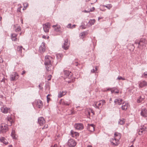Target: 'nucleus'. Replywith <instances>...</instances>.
<instances>
[{
    "label": "nucleus",
    "mask_w": 147,
    "mask_h": 147,
    "mask_svg": "<svg viewBox=\"0 0 147 147\" xmlns=\"http://www.w3.org/2000/svg\"><path fill=\"white\" fill-rule=\"evenodd\" d=\"M147 131V127L144 125H141L137 130V133L138 135H142L144 134Z\"/></svg>",
    "instance_id": "obj_1"
},
{
    "label": "nucleus",
    "mask_w": 147,
    "mask_h": 147,
    "mask_svg": "<svg viewBox=\"0 0 147 147\" xmlns=\"http://www.w3.org/2000/svg\"><path fill=\"white\" fill-rule=\"evenodd\" d=\"M105 100H102L98 102H95L94 104L93 105V106L95 107L96 108L99 109V107L101 108L102 107L105 105Z\"/></svg>",
    "instance_id": "obj_2"
},
{
    "label": "nucleus",
    "mask_w": 147,
    "mask_h": 147,
    "mask_svg": "<svg viewBox=\"0 0 147 147\" xmlns=\"http://www.w3.org/2000/svg\"><path fill=\"white\" fill-rule=\"evenodd\" d=\"M8 125L4 123H2L0 126V133L3 134L5 133L8 130Z\"/></svg>",
    "instance_id": "obj_3"
},
{
    "label": "nucleus",
    "mask_w": 147,
    "mask_h": 147,
    "mask_svg": "<svg viewBox=\"0 0 147 147\" xmlns=\"http://www.w3.org/2000/svg\"><path fill=\"white\" fill-rule=\"evenodd\" d=\"M53 59L52 57L49 55H46L45 57V64H51L53 63Z\"/></svg>",
    "instance_id": "obj_4"
},
{
    "label": "nucleus",
    "mask_w": 147,
    "mask_h": 147,
    "mask_svg": "<svg viewBox=\"0 0 147 147\" xmlns=\"http://www.w3.org/2000/svg\"><path fill=\"white\" fill-rule=\"evenodd\" d=\"M67 144L69 147H74L76 145V143L74 140L70 139L68 140Z\"/></svg>",
    "instance_id": "obj_5"
},
{
    "label": "nucleus",
    "mask_w": 147,
    "mask_h": 147,
    "mask_svg": "<svg viewBox=\"0 0 147 147\" xmlns=\"http://www.w3.org/2000/svg\"><path fill=\"white\" fill-rule=\"evenodd\" d=\"M64 77L66 78H68L69 79H72V74L71 72L69 71L65 70L64 71Z\"/></svg>",
    "instance_id": "obj_6"
},
{
    "label": "nucleus",
    "mask_w": 147,
    "mask_h": 147,
    "mask_svg": "<svg viewBox=\"0 0 147 147\" xmlns=\"http://www.w3.org/2000/svg\"><path fill=\"white\" fill-rule=\"evenodd\" d=\"M19 78L18 74L16 72L13 73L10 76V80L11 81H15Z\"/></svg>",
    "instance_id": "obj_7"
},
{
    "label": "nucleus",
    "mask_w": 147,
    "mask_h": 147,
    "mask_svg": "<svg viewBox=\"0 0 147 147\" xmlns=\"http://www.w3.org/2000/svg\"><path fill=\"white\" fill-rule=\"evenodd\" d=\"M24 50L25 49L22 46H18L17 47V51L22 57L24 56Z\"/></svg>",
    "instance_id": "obj_8"
},
{
    "label": "nucleus",
    "mask_w": 147,
    "mask_h": 147,
    "mask_svg": "<svg viewBox=\"0 0 147 147\" xmlns=\"http://www.w3.org/2000/svg\"><path fill=\"white\" fill-rule=\"evenodd\" d=\"M74 126L76 129L78 130H82L84 128L83 124L81 123H76L74 125Z\"/></svg>",
    "instance_id": "obj_9"
},
{
    "label": "nucleus",
    "mask_w": 147,
    "mask_h": 147,
    "mask_svg": "<svg viewBox=\"0 0 147 147\" xmlns=\"http://www.w3.org/2000/svg\"><path fill=\"white\" fill-rule=\"evenodd\" d=\"M129 107V105L128 103L124 102L122 104L121 109L123 110H126Z\"/></svg>",
    "instance_id": "obj_10"
},
{
    "label": "nucleus",
    "mask_w": 147,
    "mask_h": 147,
    "mask_svg": "<svg viewBox=\"0 0 147 147\" xmlns=\"http://www.w3.org/2000/svg\"><path fill=\"white\" fill-rule=\"evenodd\" d=\"M43 29L44 32H47L49 31L50 28V24L49 23H47L43 25Z\"/></svg>",
    "instance_id": "obj_11"
},
{
    "label": "nucleus",
    "mask_w": 147,
    "mask_h": 147,
    "mask_svg": "<svg viewBox=\"0 0 147 147\" xmlns=\"http://www.w3.org/2000/svg\"><path fill=\"white\" fill-rule=\"evenodd\" d=\"M35 102L37 107L38 108H41L42 107L43 105V103L40 100H35Z\"/></svg>",
    "instance_id": "obj_12"
},
{
    "label": "nucleus",
    "mask_w": 147,
    "mask_h": 147,
    "mask_svg": "<svg viewBox=\"0 0 147 147\" xmlns=\"http://www.w3.org/2000/svg\"><path fill=\"white\" fill-rule=\"evenodd\" d=\"M45 50V43L43 42H42L39 48L40 52L41 53H43Z\"/></svg>",
    "instance_id": "obj_13"
},
{
    "label": "nucleus",
    "mask_w": 147,
    "mask_h": 147,
    "mask_svg": "<svg viewBox=\"0 0 147 147\" xmlns=\"http://www.w3.org/2000/svg\"><path fill=\"white\" fill-rule=\"evenodd\" d=\"M141 115L144 117H147V109L145 108L142 109L140 113Z\"/></svg>",
    "instance_id": "obj_14"
},
{
    "label": "nucleus",
    "mask_w": 147,
    "mask_h": 147,
    "mask_svg": "<svg viewBox=\"0 0 147 147\" xmlns=\"http://www.w3.org/2000/svg\"><path fill=\"white\" fill-rule=\"evenodd\" d=\"M62 47L65 50H67L68 49L69 47V43H68V40L67 39H66L65 41V42L64 43Z\"/></svg>",
    "instance_id": "obj_15"
},
{
    "label": "nucleus",
    "mask_w": 147,
    "mask_h": 147,
    "mask_svg": "<svg viewBox=\"0 0 147 147\" xmlns=\"http://www.w3.org/2000/svg\"><path fill=\"white\" fill-rule=\"evenodd\" d=\"M38 122L40 126H42L45 124V121L43 117H40L38 119Z\"/></svg>",
    "instance_id": "obj_16"
},
{
    "label": "nucleus",
    "mask_w": 147,
    "mask_h": 147,
    "mask_svg": "<svg viewBox=\"0 0 147 147\" xmlns=\"http://www.w3.org/2000/svg\"><path fill=\"white\" fill-rule=\"evenodd\" d=\"M147 43V41L144 39H141L140 42L138 43L139 46H145Z\"/></svg>",
    "instance_id": "obj_17"
},
{
    "label": "nucleus",
    "mask_w": 147,
    "mask_h": 147,
    "mask_svg": "<svg viewBox=\"0 0 147 147\" xmlns=\"http://www.w3.org/2000/svg\"><path fill=\"white\" fill-rule=\"evenodd\" d=\"M71 134L73 137L76 138L79 136V134L77 132L74 131L73 130L71 131Z\"/></svg>",
    "instance_id": "obj_18"
},
{
    "label": "nucleus",
    "mask_w": 147,
    "mask_h": 147,
    "mask_svg": "<svg viewBox=\"0 0 147 147\" xmlns=\"http://www.w3.org/2000/svg\"><path fill=\"white\" fill-rule=\"evenodd\" d=\"M88 129L90 131L92 132L94 131V125L93 124L88 125Z\"/></svg>",
    "instance_id": "obj_19"
},
{
    "label": "nucleus",
    "mask_w": 147,
    "mask_h": 147,
    "mask_svg": "<svg viewBox=\"0 0 147 147\" xmlns=\"http://www.w3.org/2000/svg\"><path fill=\"white\" fill-rule=\"evenodd\" d=\"M122 99L118 98L115 99L114 100V103L116 105H120L122 104Z\"/></svg>",
    "instance_id": "obj_20"
},
{
    "label": "nucleus",
    "mask_w": 147,
    "mask_h": 147,
    "mask_svg": "<svg viewBox=\"0 0 147 147\" xmlns=\"http://www.w3.org/2000/svg\"><path fill=\"white\" fill-rule=\"evenodd\" d=\"M107 90H109L111 91L112 93L115 92L116 93H118L119 92V90L116 87L109 88Z\"/></svg>",
    "instance_id": "obj_21"
},
{
    "label": "nucleus",
    "mask_w": 147,
    "mask_h": 147,
    "mask_svg": "<svg viewBox=\"0 0 147 147\" xmlns=\"http://www.w3.org/2000/svg\"><path fill=\"white\" fill-rule=\"evenodd\" d=\"M1 111L3 113H8L9 110L10 109L9 108H7L5 107H1Z\"/></svg>",
    "instance_id": "obj_22"
},
{
    "label": "nucleus",
    "mask_w": 147,
    "mask_h": 147,
    "mask_svg": "<svg viewBox=\"0 0 147 147\" xmlns=\"http://www.w3.org/2000/svg\"><path fill=\"white\" fill-rule=\"evenodd\" d=\"M45 67L48 71H52L53 69V66L52 65H46Z\"/></svg>",
    "instance_id": "obj_23"
},
{
    "label": "nucleus",
    "mask_w": 147,
    "mask_h": 147,
    "mask_svg": "<svg viewBox=\"0 0 147 147\" xmlns=\"http://www.w3.org/2000/svg\"><path fill=\"white\" fill-rule=\"evenodd\" d=\"M147 83L145 81L140 82L139 84V86L140 88H142L147 85Z\"/></svg>",
    "instance_id": "obj_24"
},
{
    "label": "nucleus",
    "mask_w": 147,
    "mask_h": 147,
    "mask_svg": "<svg viewBox=\"0 0 147 147\" xmlns=\"http://www.w3.org/2000/svg\"><path fill=\"white\" fill-rule=\"evenodd\" d=\"M116 141V139L115 138H112L110 139L111 143H112V145H114L115 146H117L118 144Z\"/></svg>",
    "instance_id": "obj_25"
},
{
    "label": "nucleus",
    "mask_w": 147,
    "mask_h": 147,
    "mask_svg": "<svg viewBox=\"0 0 147 147\" xmlns=\"http://www.w3.org/2000/svg\"><path fill=\"white\" fill-rule=\"evenodd\" d=\"M0 141L1 142L5 144H8V142L6 140L5 138L4 137H2L0 138Z\"/></svg>",
    "instance_id": "obj_26"
},
{
    "label": "nucleus",
    "mask_w": 147,
    "mask_h": 147,
    "mask_svg": "<svg viewBox=\"0 0 147 147\" xmlns=\"http://www.w3.org/2000/svg\"><path fill=\"white\" fill-rule=\"evenodd\" d=\"M53 27L54 28V30L57 32H59L60 31V27L59 25H53Z\"/></svg>",
    "instance_id": "obj_27"
},
{
    "label": "nucleus",
    "mask_w": 147,
    "mask_h": 147,
    "mask_svg": "<svg viewBox=\"0 0 147 147\" xmlns=\"http://www.w3.org/2000/svg\"><path fill=\"white\" fill-rule=\"evenodd\" d=\"M17 36V34L14 33L11 36V39L12 40L14 41H16L17 39L16 38Z\"/></svg>",
    "instance_id": "obj_28"
},
{
    "label": "nucleus",
    "mask_w": 147,
    "mask_h": 147,
    "mask_svg": "<svg viewBox=\"0 0 147 147\" xmlns=\"http://www.w3.org/2000/svg\"><path fill=\"white\" fill-rule=\"evenodd\" d=\"M11 136L13 139H16V136L15 131L13 129L11 134Z\"/></svg>",
    "instance_id": "obj_29"
},
{
    "label": "nucleus",
    "mask_w": 147,
    "mask_h": 147,
    "mask_svg": "<svg viewBox=\"0 0 147 147\" xmlns=\"http://www.w3.org/2000/svg\"><path fill=\"white\" fill-rule=\"evenodd\" d=\"M15 30L16 32H19L21 31V28L20 26H15Z\"/></svg>",
    "instance_id": "obj_30"
},
{
    "label": "nucleus",
    "mask_w": 147,
    "mask_h": 147,
    "mask_svg": "<svg viewBox=\"0 0 147 147\" xmlns=\"http://www.w3.org/2000/svg\"><path fill=\"white\" fill-rule=\"evenodd\" d=\"M125 122V120L124 119H120L119 121V124L123 125Z\"/></svg>",
    "instance_id": "obj_31"
},
{
    "label": "nucleus",
    "mask_w": 147,
    "mask_h": 147,
    "mask_svg": "<svg viewBox=\"0 0 147 147\" xmlns=\"http://www.w3.org/2000/svg\"><path fill=\"white\" fill-rule=\"evenodd\" d=\"M94 7H93L92 8L90 9H88L87 11L86 10L84 11V12L85 13H88L90 12H92L94 11Z\"/></svg>",
    "instance_id": "obj_32"
},
{
    "label": "nucleus",
    "mask_w": 147,
    "mask_h": 147,
    "mask_svg": "<svg viewBox=\"0 0 147 147\" xmlns=\"http://www.w3.org/2000/svg\"><path fill=\"white\" fill-rule=\"evenodd\" d=\"M7 121L10 123V125H9V126H11L12 125V123L13 122L12 119L11 117H9L7 118Z\"/></svg>",
    "instance_id": "obj_33"
},
{
    "label": "nucleus",
    "mask_w": 147,
    "mask_h": 147,
    "mask_svg": "<svg viewBox=\"0 0 147 147\" xmlns=\"http://www.w3.org/2000/svg\"><path fill=\"white\" fill-rule=\"evenodd\" d=\"M56 55L57 59H61L63 57V55L60 54H57Z\"/></svg>",
    "instance_id": "obj_34"
},
{
    "label": "nucleus",
    "mask_w": 147,
    "mask_h": 147,
    "mask_svg": "<svg viewBox=\"0 0 147 147\" xmlns=\"http://www.w3.org/2000/svg\"><path fill=\"white\" fill-rule=\"evenodd\" d=\"M95 22V20L94 19L91 20L89 21L88 23L91 25H93L94 24V23Z\"/></svg>",
    "instance_id": "obj_35"
},
{
    "label": "nucleus",
    "mask_w": 147,
    "mask_h": 147,
    "mask_svg": "<svg viewBox=\"0 0 147 147\" xmlns=\"http://www.w3.org/2000/svg\"><path fill=\"white\" fill-rule=\"evenodd\" d=\"M71 26V24H68V25L67 26V27L68 28H73L75 27L76 25H73L72 26Z\"/></svg>",
    "instance_id": "obj_36"
},
{
    "label": "nucleus",
    "mask_w": 147,
    "mask_h": 147,
    "mask_svg": "<svg viewBox=\"0 0 147 147\" xmlns=\"http://www.w3.org/2000/svg\"><path fill=\"white\" fill-rule=\"evenodd\" d=\"M65 94H64L63 92V91L62 92H60L58 95V97L60 98L62 97Z\"/></svg>",
    "instance_id": "obj_37"
},
{
    "label": "nucleus",
    "mask_w": 147,
    "mask_h": 147,
    "mask_svg": "<svg viewBox=\"0 0 147 147\" xmlns=\"http://www.w3.org/2000/svg\"><path fill=\"white\" fill-rule=\"evenodd\" d=\"M97 68L96 66H95V67H94L93 69L91 70V72L92 73H93L95 72H96V71L97 70Z\"/></svg>",
    "instance_id": "obj_38"
},
{
    "label": "nucleus",
    "mask_w": 147,
    "mask_h": 147,
    "mask_svg": "<svg viewBox=\"0 0 147 147\" xmlns=\"http://www.w3.org/2000/svg\"><path fill=\"white\" fill-rule=\"evenodd\" d=\"M85 32H83L80 33V37H81V38H83L85 36Z\"/></svg>",
    "instance_id": "obj_39"
},
{
    "label": "nucleus",
    "mask_w": 147,
    "mask_h": 147,
    "mask_svg": "<svg viewBox=\"0 0 147 147\" xmlns=\"http://www.w3.org/2000/svg\"><path fill=\"white\" fill-rule=\"evenodd\" d=\"M104 6L109 9L112 7V6L111 4H108L107 5H104Z\"/></svg>",
    "instance_id": "obj_40"
},
{
    "label": "nucleus",
    "mask_w": 147,
    "mask_h": 147,
    "mask_svg": "<svg viewBox=\"0 0 147 147\" xmlns=\"http://www.w3.org/2000/svg\"><path fill=\"white\" fill-rule=\"evenodd\" d=\"M144 98H142L141 96H140L139 98L137 100L138 102L140 103V102H141L142 101Z\"/></svg>",
    "instance_id": "obj_41"
},
{
    "label": "nucleus",
    "mask_w": 147,
    "mask_h": 147,
    "mask_svg": "<svg viewBox=\"0 0 147 147\" xmlns=\"http://www.w3.org/2000/svg\"><path fill=\"white\" fill-rule=\"evenodd\" d=\"M24 8L23 9V10H25L28 6V3H24Z\"/></svg>",
    "instance_id": "obj_42"
},
{
    "label": "nucleus",
    "mask_w": 147,
    "mask_h": 147,
    "mask_svg": "<svg viewBox=\"0 0 147 147\" xmlns=\"http://www.w3.org/2000/svg\"><path fill=\"white\" fill-rule=\"evenodd\" d=\"M117 80H125V79L124 78H123L121 76H118L117 78Z\"/></svg>",
    "instance_id": "obj_43"
},
{
    "label": "nucleus",
    "mask_w": 147,
    "mask_h": 147,
    "mask_svg": "<svg viewBox=\"0 0 147 147\" xmlns=\"http://www.w3.org/2000/svg\"><path fill=\"white\" fill-rule=\"evenodd\" d=\"M62 104H63V105H64L68 106V105H69V104H70V102H67L65 101H64L63 102V103H62Z\"/></svg>",
    "instance_id": "obj_44"
},
{
    "label": "nucleus",
    "mask_w": 147,
    "mask_h": 147,
    "mask_svg": "<svg viewBox=\"0 0 147 147\" xmlns=\"http://www.w3.org/2000/svg\"><path fill=\"white\" fill-rule=\"evenodd\" d=\"M120 135V134L118 133L117 132H115L114 134V136L115 137L117 136H118V135Z\"/></svg>",
    "instance_id": "obj_45"
},
{
    "label": "nucleus",
    "mask_w": 147,
    "mask_h": 147,
    "mask_svg": "<svg viewBox=\"0 0 147 147\" xmlns=\"http://www.w3.org/2000/svg\"><path fill=\"white\" fill-rule=\"evenodd\" d=\"M42 37L44 39H46V38H48V39L49 38V36H46L45 35H43L42 36Z\"/></svg>",
    "instance_id": "obj_46"
},
{
    "label": "nucleus",
    "mask_w": 147,
    "mask_h": 147,
    "mask_svg": "<svg viewBox=\"0 0 147 147\" xmlns=\"http://www.w3.org/2000/svg\"><path fill=\"white\" fill-rule=\"evenodd\" d=\"M51 75H49L48 77L49 78L48 79H47L48 80H51Z\"/></svg>",
    "instance_id": "obj_47"
},
{
    "label": "nucleus",
    "mask_w": 147,
    "mask_h": 147,
    "mask_svg": "<svg viewBox=\"0 0 147 147\" xmlns=\"http://www.w3.org/2000/svg\"><path fill=\"white\" fill-rule=\"evenodd\" d=\"M48 125H45L42 128V129H46L48 127Z\"/></svg>",
    "instance_id": "obj_48"
},
{
    "label": "nucleus",
    "mask_w": 147,
    "mask_h": 147,
    "mask_svg": "<svg viewBox=\"0 0 147 147\" xmlns=\"http://www.w3.org/2000/svg\"><path fill=\"white\" fill-rule=\"evenodd\" d=\"M50 95L49 94H48L47 96V101L48 102L49 101V100L50 99V98H49L48 97V96H49Z\"/></svg>",
    "instance_id": "obj_49"
},
{
    "label": "nucleus",
    "mask_w": 147,
    "mask_h": 147,
    "mask_svg": "<svg viewBox=\"0 0 147 147\" xmlns=\"http://www.w3.org/2000/svg\"><path fill=\"white\" fill-rule=\"evenodd\" d=\"M144 74L145 77H147V72H145Z\"/></svg>",
    "instance_id": "obj_50"
},
{
    "label": "nucleus",
    "mask_w": 147,
    "mask_h": 147,
    "mask_svg": "<svg viewBox=\"0 0 147 147\" xmlns=\"http://www.w3.org/2000/svg\"><path fill=\"white\" fill-rule=\"evenodd\" d=\"M81 27L82 28V29H85L86 28V27H85V26L83 25H82L81 26Z\"/></svg>",
    "instance_id": "obj_51"
},
{
    "label": "nucleus",
    "mask_w": 147,
    "mask_h": 147,
    "mask_svg": "<svg viewBox=\"0 0 147 147\" xmlns=\"http://www.w3.org/2000/svg\"><path fill=\"white\" fill-rule=\"evenodd\" d=\"M25 73H26V71L25 70H23L22 71V73L21 74L22 75H23V74H25Z\"/></svg>",
    "instance_id": "obj_52"
},
{
    "label": "nucleus",
    "mask_w": 147,
    "mask_h": 147,
    "mask_svg": "<svg viewBox=\"0 0 147 147\" xmlns=\"http://www.w3.org/2000/svg\"><path fill=\"white\" fill-rule=\"evenodd\" d=\"M40 86H41V84H40L39 85H38V87L40 89H41V90H42V89L43 88H41L40 87Z\"/></svg>",
    "instance_id": "obj_53"
},
{
    "label": "nucleus",
    "mask_w": 147,
    "mask_h": 147,
    "mask_svg": "<svg viewBox=\"0 0 147 147\" xmlns=\"http://www.w3.org/2000/svg\"><path fill=\"white\" fill-rule=\"evenodd\" d=\"M91 112L93 113V115H94V111L92 109V110H91Z\"/></svg>",
    "instance_id": "obj_54"
},
{
    "label": "nucleus",
    "mask_w": 147,
    "mask_h": 147,
    "mask_svg": "<svg viewBox=\"0 0 147 147\" xmlns=\"http://www.w3.org/2000/svg\"><path fill=\"white\" fill-rule=\"evenodd\" d=\"M1 82H5V79H3L1 80Z\"/></svg>",
    "instance_id": "obj_55"
},
{
    "label": "nucleus",
    "mask_w": 147,
    "mask_h": 147,
    "mask_svg": "<svg viewBox=\"0 0 147 147\" xmlns=\"http://www.w3.org/2000/svg\"><path fill=\"white\" fill-rule=\"evenodd\" d=\"M3 97V96L2 95H0V98H2Z\"/></svg>",
    "instance_id": "obj_56"
},
{
    "label": "nucleus",
    "mask_w": 147,
    "mask_h": 147,
    "mask_svg": "<svg viewBox=\"0 0 147 147\" xmlns=\"http://www.w3.org/2000/svg\"><path fill=\"white\" fill-rule=\"evenodd\" d=\"M20 8H18V11H19V12L20 11Z\"/></svg>",
    "instance_id": "obj_57"
},
{
    "label": "nucleus",
    "mask_w": 147,
    "mask_h": 147,
    "mask_svg": "<svg viewBox=\"0 0 147 147\" xmlns=\"http://www.w3.org/2000/svg\"><path fill=\"white\" fill-rule=\"evenodd\" d=\"M2 104V102H0V105H1Z\"/></svg>",
    "instance_id": "obj_58"
},
{
    "label": "nucleus",
    "mask_w": 147,
    "mask_h": 147,
    "mask_svg": "<svg viewBox=\"0 0 147 147\" xmlns=\"http://www.w3.org/2000/svg\"><path fill=\"white\" fill-rule=\"evenodd\" d=\"M87 147H91V146H88Z\"/></svg>",
    "instance_id": "obj_59"
},
{
    "label": "nucleus",
    "mask_w": 147,
    "mask_h": 147,
    "mask_svg": "<svg viewBox=\"0 0 147 147\" xmlns=\"http://www.w3.org/2000/svg\"><path fill=\"white\" fill-rule=\"evenodd\" d=\"M56 147V146H55V145L54 146V147Z\"/></svg>",
    "instance_id": "obj_60"
},
{
    "label": "nucleus",
    "mask_w": 147,
    "mask_h": 147,
    "mask_svg": "<svg viewBox=\"0 0 147 147\" xmlns=\"http://www.w3.org/2000/svg\"><path fill=\"white\" fill-rule=\"evenodd\" d=\"M21 33H21H21H20V35H21Z\"/></svg>",
    "instance_id": "obj_61"
},
{
    "label": "nucleus",
    "mask_w": 147,
    "mask_h": 147,
    "mask_svg": "<svg viewBox=\"0 0 147 147\" xmlns=\"http://www.w3.org/2000/svg\"><path fill=\"white\" fill-rule=\"evenodd\" d=\"M146 93L147 94V90L146 91Z\"/></svg>",
    "instance_id": "obj_62"
},
{
    "label": "nucleus",
    "mask_w": 147,
    "mask_h": 147,
    "mask_svg": "<svg viewBox=\"0 0 147 147\" xmlns=\"http://www.w3.org/2000/svg\"><path fill=\"white\" fill-rule=\"evenodd\" d=\"M0 19H1V20L2 19V18H1V17L0 18Z\"/></svg>",
    "instance_id": "obj_63"
},
{
    "label": "nucleus",
    "mask_w": 147,
    "mask_h": 147,
    "mask_svg": "<svg viewBox=\"0 0 147 147\" xmlns=\"http://www.w3.org/2000/svg\"><path fill=\"white\" fill-rule=\"evenodd\" d=\"M111 98H110V100H111Z\"/></svg>",
    "instance_id": "obj_64"
}]
</instances>
